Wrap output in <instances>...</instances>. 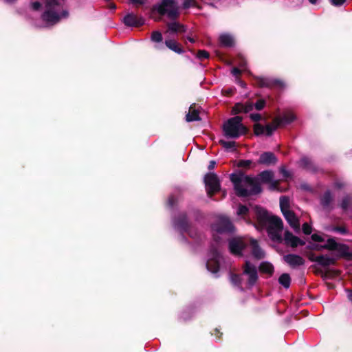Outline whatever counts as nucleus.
Here are the masks:
<instances>
[{
	"label": "nucleus",
	"mask_w": 352,
	"mask_h": 352,
	"mask_svg": "<svg viewBox=\"0 0 352 352\" xmlns=\"http://www.w3.org/2000/svg\"><path fill=\"white\" fill-rule=\"evenodd\" d=\"M231 180L234 184V190L237 195L246 197L250 195H255L261 192V188L258 182H271L270 189L276 188V182L273 180V173L265 170L259 174L258 179H254L245 175H232Z\"/></svg>",
	"instance_id": "obj_1"
},
{
	"label": "nucleus",
	"mask_w": 352,
	"mask_h": 352,
	"mask_svg": "<svg viewBox=\"0 0 352 352\" xmlns=\"http://www.w3.org/2000/svg\"><path fill=\"white\" fill-rule=\"evenodd\" d=\"M254 212L256 218L255 227L258 230L266 229L269 237L274 241H282L281 232L283 228L280 218L270 214L260 206H255Z\"/></svg>",
	"instance_id": "obj_2"
},
{
	"label": "nucleus",
	"mask_w": 352,
	"mask_h": 352,
	"mask_svg": "<svg viewBox=\"0 0 352 352\" xmlns=\"http://www.w3.org/2000/svg\"><path fill=\"white\" fill-rule=\"evenodd\" d=\"M58 0H46V10L42 17L47 25H54L68 16L67 10H63L60 14H58Z\"/></svg>",
	"instance_id": "obj_3"
},
{
	"label": "nucleus",
	"mask_w": 352,
	"mask_h": 352,
	"mask_svg": "<svg viewBox=\"0 0 352 352\" xmlns=\"http://www.w3.org/2000/svg\"><path fill=\"white\" fill-rule=\"evenodd\" d=\"M239 116L233 117L227 120L223 126L225 136L229 138H237L246 132V127L241 123Z\"/></svg>",
	"instance_id": "obj_4"
},
{
	"label": "nucleus",
	"mask_w": 352,
	"mask_h": 352,
	"mask_svg": "<svg viewBox=\"0 0 352 352\" xmlns=\"http://www.w3.org/2000/svg\"><path fill=\"white\" fill-rule=\"evenodd\" d=\"M155 10L160 14H166L170 19H175L179 16V8L174 0H163L155 6Z\"/></svg>",
	"instance_id": "obj_5"
},
{
	"label": "nucleus",
	"mask_w": 352,
	"mask_h": 352,
	"mask_svg": "<svg viewBox=\"0 0 352 352\" xmlns=\"http://www.w3.org/2000/svg\"><path fill=\"white\" fill-rule=\"evenodd\" d=\"M212 231L213 237L215 240H217L216 235L232 232L234 231V226L227 217L221 215L217 217V221L212 224Z\"/></svg>",
	"instance_id": "obj_6"
},
{
	"label": "nucleus",
	"mask_w": 352,
	"mask_h": 352,
	"mask_svg": "<svg viewBox=\"0 0 352 352\" xmlns=\"http://www.w3.org/2000/svg\"><path fill=\"white\" fill-rule=\"evenodd\" d=\"M324 247L329 248V250H336L340 256L348 259L352 258V252L350 251L349 248L345 244L337 243L333 239H329L324 244Z\"/></svg>",
	"instance_id": "obj_7"
},
{
	"label": "nucleus",
	"mask_w": 352,
	"mask_h": 352,
	"mask_svg": "<svg viewBox=\"0 0 352 352\" xmlns=\"http://www.w3.org/2000/svg\"><path fill=\"white\" fill-rule=\"evenodd\" d=\"M222 258L219 252V251L212 248L208 254V259L206 263V267L208 271L211 272L212 274H215L218 272L220 262Z\"/></svg>",
	"instance_id": "obj_8"
},
{
	"label": "nucleus",
	"mask_w": 352,
	"mask_h": 352,
	"mask_svg": "<svg viewBox=\"0 0 352 352\" xmlns=\"http://www.w3.org/2000/svg\"><path fill=\"white\" fill-rule=\"evenodd\" d=\"M204 182L208 196L212 197L213 193L219 190V181L217 176L215 174L208 173L205 176Z\"/></svg>",
	"instance_id": "obj_9"
},
{
	"label": "nucleus",
	"mask_w": 352,
	"mask_h": 352,
	"mask_svg": "<svg viewBox=\"0 0 352 352\" xmlns=\"http://www.w3.org/2000/svg\"><path fill=\"white\" fill-rule=\"evenodd\" d=\"M280 122V119H274L272 124L263 126L260 124H256L254 127V133L256 135H271L272 133L277 129Z\"/></svg>",
	"instance_id": "obj_10"
},
{
	"label": "nucleus",
	"mask_w": 352,
	"mask_h": 352,
	"mask_svg": "<svg viewBox=\"0 0 352 352\" xmlns=\"http://www.w3.org/2000/svg\"><path fill=\"white\" fill-rule=\"evenodd\" d=\"M243 274L248 276V284L250 287L255 285L258 279L257 270L256 267L249 261L245 262Z\"/></svg>",
	"instance_id": "obj_11"
},
{
	"label": "nucleus",
	"mask_w": 352,
	"mask_h": 352,
	"mask_svg": "<svg viewBox=\"0 0 352 352\" xmlns=\"http://www.w3.org/2000/svg\"><path fill=\"white\" fill-rule=\"evenodd\" d=\"M245 246V243L242 238H233L229 241V249L232 254L240 255L241 250Z\"/></svg>",
	"instance_id": "obj_12"
},
{
	"label": "nucleus",
	"mask_w": 352,
	"mask_h": 352,
	"mask_svg": "<svg viewBox=\"0 0 352 352\" xmlns=\"http://www.w3.org/2000/svg\"><path fill=\"white\" fill-rule=\"evenodd\" d=\"M284 261L292 268H296L298 266L305 264V260L299 255L294 254H286L283 256Z\"/></svg>",
	"instance_id": "obj_13"
},
{
	"label": "nucleus",
	"mask_w": 352,
	"mask_h": 352,
	"mask_svg": "<svg viewBox=\"0 0 352 352\" xmlns=\"http://www.w3.org/2000/svg\"><path fill=\"white\" fill-rule=\"evenodd\" d=\"M283 214L294 230L298 232L300 230V223L295 214L292 211L288 210L283 212Z\"/></svg>",
	"instance_id": "obj_14"
},
{
	"label": "nucleus",
	"mask_w": 352,
	"mask_h": 352,
	"mask_svg": "<svg viewBox=\"0 0 352 352\" xmlns=\"http://www.w3.org/2000/svg\"><path fill=\"white\" fill-rule=\"evenodd\" d=\"M284 241L287 245H289L292 248H296L298 245H304L305 242L300 240L298 237L294 236L292 233L289 231H285L284 234Z\"/></svg>",
	"instance_id": "obj_15"
},
{
	"label": "nucleus",
	"mask_w": 352,
	"mask_h": 352,
	"mask_svg": "<svg viewBox=\"0 0 352 352\" xmlns=\"http://www.w3.org/2000/svg\"><path fill=\"white\" fill-rule=\"evenodd\" d=\"M277 162V158L272 152H265L260 155L258 164L270 166Z\"/></svg>",
	"instance_id": "obj_16"
},
{
	"label": "nucleus",
	"mask_w": 352,
	"mask_h": 352,
	"mask_svg": "<svg viewBox=\"0 0 352 352\" xmlns=\"http://www.w3.org/2000/svg\"><path fill=\"white\" fill-rule=\"evenodd\" d=\"M124 23L127 26H140L144 24V20L138 18L133 14H126L123 19Z\"/></svg>",
	"instance_id": "obj_17"
},
{
	"label": "nucleus",
	"mask_w": 352,
	"mask_h": 352,
	"mask_svg": "<svg viewBox=\"0 0 352 352\" xmlns=\"http://www.w3.org/2000/svg\"><path fill=\"white\" fill-rule=\"evenodd\" d=\"M253 109V104L251 102L245 104L238 103L232 109V114H238L241 112L248 113Z\"/></svg>",
	"instance_id": "obj_18"
},
{
	"label": "nucleus",
	"mask_w": 352,
	"mask_h": 352,
	"mask_svg": "<svg viewBox=\"0 0 352 352\" xmlns=\"http://www.w3.org/2000/svg\"><path fill=\"white\" fill-rule=\"evenodd\" d=\"M199 120V111L196 109L195 105H191L189 108L188 113L186 116V120L187 122H192Z\"/></svg>",
	"instance_id": "obj_19"
},
{
	"label": "nucleus",
	"mask_w": 352,
	"mask_h": 352,
	"mask_svg": "<svg viewBox=\"0 0 352 352\" xmlns=\"http://www.w3.org/2000/svg\"><path fill=\"white\" fill-rule=\"evenodd\" d=\"M311 261H316L321 265L327 266L335 263V258L326 255L316 256V258H310Z\"/></svg>",
	"instance_id": "obj_20"
},
{
	"label": "nucleus",
	"mask_w": 352,
	"mask_h": 352,
	"mask_svg": "<svg viewBox=\"0 0 352 352\" xmlns=\"http://www.w3.org/2000/svg\"><path fill=\"white\" fill-rule=\"evenodd\" d=\"M251 245L252 254L256 258L261 259L265 256V252L258 246L257 241L256 240L251 241Z\"/></svg>",
	"instance_id": "obj_21"
},
{
	"label": "nucleus",
	"mask_w": 352,
	"mask_h": 352,
	"mask_svg": "<svg viewBox=\"0 0 352 352\" xmlns=\"http://www.w3.org/2000/svg\"><path fill=\"white\" fill-rule=\"evenodd\" d=\"M167 26H168V30L166 32L167 33L168 32H173V33L184 32H186V28L184 25H183L177 22L169 23H168Z\"/></svg>",
	"instance_id": "obj_22"
},
{
	"label": "nucleus",
	"mask_w": 352,
	"mask_h": 352,
	"mask_svg": "<svg viewBox=\"0 0 352 352\" xmlns=\"http://www.w3.org/2000/svg\"><path fill=\"white\" fill-rule=\"evenodd\" d=\"M165 44L167 47L177 54H182L184 52V50L179 47L178 43L174 40H166Z\"/></svg>",
	"instance_id": "obj_23"
},
{
	"label": "nucleus",
	"mask_w": 352,
	"mask_h": 352,
	"mask_svg": "<svg viewBox=\"0 0 352 352\" xmlns=\"http://www.w3.org/2000/svg\"><path fill=\"white\" fill-rule=\"evenodd\" d=\"M219 41L222 45L230 47L232 45L234 39L230 34H223L219 36Z\"/></svg>",
	"instance_id": "obj_24"
},
{
	"label": "nucleus",
	"mask_w": 352,
	"mask_h": 352,
	"mask_svg": "<svg viewBox=\"0 0 352 352\" xmlns=\"http://www.w3.org/2000/svg\"><path fill=\"white\" fill-rule=\"evenodd\" d=\"M278 283L285 288H289L291 283V278L289 274H283L278 278Z\"/></svg>",
	"instance_id": "obj_25"
},
{
	"label": "nucleus",
	"mask_w": 352,
	"mask_h": 352,
	"mask_svg": "<svg viewBox=\"0 0 352 352\" xmlns=\"http://www.w3.org/2000/svg\"><path fill=\"white\" fill-rule=\"evenodd\" d=\"M276 119L280 120V122L279 124V126H280L281 124H287L291 123L296 119V117L293 113H287L282 118H276Z\"/></svg>",
	"instance_id": "obj_26"
},
{
	"label": "nucleus",
	"mask_w": 352,
	"mask_h": 352,
	"mask_svg": "<svg viewBox=\"0 0 352 352\" xmlns=\"http://www.w3.org/2000/svg\"><path fill=\"white\" fill-rule=\"evenodd\" d=\"M259 269L261 272H265L268 274H272L274 272L273 265L268 262H263L261 263L259 266Z\"/></svg>",
	"instance_id": "obj_27"
},
{
	"label": "nucleus",
	"mask_w": 352,
	"mask_h": 352,
	"mask_svg": "<svg viewBox=\"0 0 352 352\" xmlns=\"http://www.w3.org/2000/svg\"><path fill=\"white\" fill-rule=\"evenodd\" d=\"M280 207L282 213L289 210V199L287 197H281L280 198Z\"/></svg>",
	"instance_id": "obj_28"
},
{
	"label": "nucleus",
	"mask_w": 352,
	"mask_h": 352,
	"mask_svg": "<svg viewBox=\"0 0 352 352\" xmlns=\"http://www.w3.org/2000/svg\"><path fill=\"white\" fill-rule=\"evenodd\" d=\"M219 143L228 151H234L235 150V142L233 141L220 140Z\"/></svg>",
	"instance_id": "obj_29"
},
{
	"label": "nucleus",
	"mask_w": 352,
	"mask_h": 352,
	"mask_svg": "<svg viewBox=\"0 0 352 352\" xmlns=\"http://www.w3.org/2000/svg\"><path fill=\"white\" fill-rule=\"evenodd\" d=\"M272 80L267 78L261 77L258 78V83L261 87H270L272 85Z\"/></svg>",
	"instance_id": "obj_30"
},
{
	"label": "nucleus",
	"mask_w": 352,
	"mask_h": 352,
	"mask_svg": "<svg viewBox=\"0 0 352 352\" xmlns=\"http://www.w3.org/2000/svg\"><path fill=\"white\" fill-rule=\"evenodd\" d=\"M331 200V195L329 192H327L322 197L321 199V203L324 206H327L329 205Z\"/></svg>",
	"instance_id": "obj_31"
},
{
	"label": "nucleus",
	"mask_w": 352,
	"mask_h": 352,
	"mask_svg": "<svg viewBox=\"0 0 352 352\" xmlns=\"http://www.w3.org/2000/svg\"><path fill=\"white\" fill-rule=\"evenodd\" d=\"M151 40L154 42H161L162 41V34L158 31L153 32L151 35Z\"/></svg>",
	"instance_id": "obj_32"
},
{
	"label": "nucleus",
	"mask_w": 352,
	"mask_h": 352,
	"mask_svg": "<svg viewBox=\"0 0 352 352\" xmlns=\"http://www.w3.org/2000/svg\"><path fill=\"white\" fill-rule=\"evenodd\" d=\"M175 227L181 229V230H185L186 229V226H187L185 217H182L181 223L175 222Z\"/></svg>",
	"instance_id": "obj_33"
},
{
	"label": "nucleus",
	"mask_w": 352,
	"mask_h": 352,
	"mask_svg": "<svg viewBox=\"0 0 352 352\" xmlns=\"http://www.w3.org/2000/svg\"><path fill=\"white\" fill-rule=\"evenodd\" d=\"M301 165L307 169H311V166H312L311 161L307 157H303L300 160Z\"/></svg>",
	"instance_id": "obj_34"
},
{
	"label": "nucleus",
	"mask_w": 352,
	"mask_h": 352,
	"mask_svg": "<svg viewBox=\"0 0 352 352\" xmlns=\"http://www.w3.org/2000/svg\"><path fill=\"white\" fill-rule=\"evenodd\" d=\"M197 57L202 60L204 59H206L209 57V54L208 52L205 50H199L197 54Z\"/></svg>",
	"instance_id": "obj_35"
},
{
	"label": "nucleus",
	"mask_w": 352,
	"mask_h": 352,
	"mask_svg": "<svg viewBox=\"0 0 352 352\" xmlns=\"http://www.w3.org/2000/svg\"><path fill=\"white\" fill-rule=\"evenodd\" d=\"M230 280L235 285H241V278L238 275L232 274L230 276Z\"/></svg>",
	"instance_id": "obj_36"
},
{
	"label": "nucleus",
	"mask_w": 352,
	"mask_h": 352,
	"mask_svg": "<svg viewBox=\"0 0 352 352\" xmlns=\"http://www.w3.org/2000/svg\"><path fill=\"white\" fill-rule=\"evenodd\" d=\"M265 105V101L264 100H258L255 104H253V107H254L256 110H261Z\"/></svg>",
	"instance_id": "obj_37"
},
{
	"label": "nucleus",
	"mask_w": 352,
	"mask_h": 352,
	"mask_svg": "<svg viewBox=\"0 0 352 352\" xmlns=\"http://www.w3.org/2000/svg\"><path fill=\"white\" fill-rule=\"evenodd\" d=\"M248 209L246 206H240L238 208L236 214L238 215H243V214H245L248 212Z\"/></svg>",
	"instance_id": "obj_38"
},
{
	"label": "nucleus",
	"mask_w": 352,
	"mask_h": 352,
	"mask_svg": "<svg viewBox=\"0 0 352 352\" xmlns=\"http://www.w3.org/2000/svg\"><path fill=\"white\" fill-rule=\"evenodd\" d=\"M245 70V67L244 65H241V68L234 67L233 68L232 73L233 75L236 76L239 74L241 72H243Z\"/></svg>",
	"instance_id": "obj_39"
},
{
	"label": "nucleus",
	"mask_w": 352,
	"mask_h": 352,
	"mask_svg": "<svg viewBox=\"0 0 352 352\" xmlns=\"http://www.w3.org/2000/svg\"><path fill=\"white\" fill-rule=\"evenodd\" d=\"M252 164V162L251 160H241L239 162V166L241 167H250V165Z\"/></svg>",
	"instance_id": "obj_40"
},
{
	"label": "nucleus",
	"mask_w": 352,
	"mask_h": 352,
	"mask_svg": "<svg viewBox=\"0 0 352 352\" xmlns=\"http://www.w3.org/2000/svg\"><path fill=\"white\" fill-rule=\"evenodd\" d=\"M302 231L305 234H309L311 232V227L307 223L302 225Z\"/></svg>",
	"instance_id": "obj_41"
},
{
	"label": "nucleus",
	"mask_w": 352,
	"mask_h": 352,
	"mask_svg": "<svg viewBox=\"0 0 352 352\" xmlns=\"http://www.w3.org/2000/svg\"><path fill=\"white\" fill-rule=\"evenodd\" d=\"M332 230L335 231V232H340L342 234H346L347 233L346 229L345 228H344V227H334V228H332Z\"/></svg>",
	"instance_id": "obj_42"
},
{
	"label": "nucleus",
	"mask_w": 352,
	"mask_h": 352,
	"mask_svg": "<svg viewBox=\"0 0 352 352\" xmlns=\"http://www.w3.org/2000/svg\"><path fill=\"white\" fill-rule=\"evenodd\" d=\"M311 239L314 241H323L324 239L322 236L318 234H314L311 235Z\"/></svg>",
	"instance_id": "obj_43"
},
{
	"label": "nucleus",
	"mask_w": 352,
	"mask_h": 352,
	"mask_svg": "<svg viewBox=\"0 0 352 352\" xmlns=\"http://www.w3.org/2000/svg\"><path fill=\"white\" fill-rule=\"evenodd\" d=\"M350 202V199L348 197L344 198L341 204V207L344 210H346L349 203Z\"/></svg>",
	"instance_id": "obj_44"
},
{
	"label": "nucleus",
	"mask_w": 352,
	"mask_h": 352,
	"mask_svg": "<svg viewBox=\"0 0 352 352\" xmlns=\"http://www.w3.org/2000/svg\"><path fill=\"white\" fill-rule=\"evenodd\" d=\"M332 5L335 6H340L344 4L346 0H330Z\"/></svg>",
	"instance_id": "obj_45"
},
{
	"label": "nucleus",
	"mask_w": 352,
	"mask_h": 352,
	"mask_svg": "<svg viewBox=\"0 0 352 352\" xmlns=\"http://www.w3.org/2000/svg\"><path fill=\"white\" fill-rule=\"evenodd\" d=\"M194 5V0H186L183 3L184 8H188Z\"/></svg>",
	"instance_id": "obj_46"
},
{
	"label": "nucleus",
	"mask_w": 352,
	"mask_h": 352,
	"mask_svg": "<svg viewBox=\"0 0 352 352\" xmlns=\"http://www.w3.org/2000/svg\"><path fill=\"white\" fill-rule=\"evenodd\" d=\"M311 248L316 250H321L322 249L329 250V248L324 247V245H313Z\"/></svg>",
	"instance_id": "obj_47"
},
{
	"label": "nucleus",
	"mask_w": 352,
	"mask_h": 352,
	"mask_svg": "<svg viewBox=\"0 0 352 352\" xmlns=\"http://www.w3.org/2000/svg\"><path fill=\"white\" fill-rule=\"evenodd\" d=\"M250 118L254 121H258V120H261V116L260 114H258V113H252V114L250 115Z\"/></svg>",
	"instance_id": "obj_48"
},
{
	"label": "nucleus",
	"mask_w": 352,
	"mask_h": 352,
	"mask_svg": "<svg viewBox=\"0 0 352 352\" xmlns=\"http://www.w3.org/2000/svg\"><path fill=\"white\" fill-rule=\"evenodd\" d=\"M280 171L285 177H287L289 176V172L285 169V167H281L280 168Z\"/></svg>",
	"instance_id": "obj_49"
},
{
	"label": "nucleus",
	"mask_w": 352,
	"mask_h": 352,
	"mask_svg": "<svg viewBox=\"0 0 352 352\" xmlns=\"http://www.w3.org/2000/svg\"><path fill=\"white\" fill-rule=\"evenodd\" d=\"M32 8L34 10H38L41 8V3L39 2H34L32 4Z\"/></svg>",
	"instance_id": "obj_50"
},
{
	"label": "nucleus",
	"mask_w": 352,
	"mask_h": 352,
	"mask_svg": "<svg viewBox=\"0 0 352 352\" xmlns=\"http://www.w3.org/2000/svg\"><path fill=\"white\" fill-rule=\"evenodd\" d=\"M133 3L136 4H143L144 1V0H130Z\"/></svg>",
	"instance_id": "obj_51"
},
{
	"label": "nucleus",
	"mask_w": 352,
	"mask_h": 352,
	"mask_svg": "<svg viewBox=\"0 0 352 352\" xmlns=\"http://www.w3.org/2000/svg\"><path fill=\"white\" fill-rule=\"evenodd\" d=\"M215 164L216 162L214 161H210V164L208 165V168L209 169H212L214 168V166H215Z\"/></svg>",
	"instance_id": "obj_52"
},
{
	"label": "nucleus",
	"mask_w": 352,
	"mask_h": 352,
	"mask_svg": "<svg viewBox=\"0 0 352 352\" xmlns=\"http://www.w3.org/2000/svg\"><path fill=\"white\" fill-rule=\"evenodd\" d=\"M173 204H174V201H173V198H172V197H170V198L168 199V204H169L170 206H172L173 205Z\"/></svg>",
	"instance_id": "obj_53"
},
{
	"label": "nucleus",
	"mask_w": 352,
	"mask_h": 352,
	"mask_svg": "<svg viewBox=\"0 0 352 352\" xmlns=\"http://www.w3.org/2000/svg\"><path fill=\"white\" fill-rule=\"evenodd\" d=\"M348 298L352 302V292H349V293H348Z\"/></svg>",
	"instance_id": "obj_54"
},
{
	"label": "nucleus",
	"mask_w": 352,
	"mask_h": 352,
	"mask_svg": "<svg viewBox=\"0 0 352 352\" xmlns=\"http://www.w3.org/2000/svg\"><path fill=\"white\" fill-rule=\"evenodd\" d=\"M187 39H188V41H189L190 43H194V42H195V39H194V38H191V37H190V36H188V37H187Z\"/></svg>",
	"instance_id": "obj_55"
},
{
	"label": "nucleus",
	"mask_w": 352,
	"mask_h": 352,
	"mask_svg": "<svg viewBox=\"0 0 352 352\" xmlns=\"http://www.w3.org/2000/svg\"><path fill=\"white\" fill-rule=\"evenodd\" d=\"M317 1H318V0H309V1L311 3H312V4L316 3Z\"/></svg>",
	"instance_id": "obj_56"
},
{
	"label": "nucleus",
	"mask_w": 352,
	"mask_h": 352,
	"mask_svg": "<svg viewBox=\"0 0 352 352\" xmlns=\"http://www.w3.org/2000/svg\"><path fill=\"white\" fill-rule=\"evenodd\" d=\"M110 8H111V9L114 10L116 8V5L115 4H111Z\"/></svg>",
	"instance_id": "obj_57"
},
{
	"label": "nucleus",
	"mask_w": 352,
	"mask_h": 352,
	"mask_svg": "<svg viewBox=\"0 0 352 352\" xmlns=\"http://www.w3.org/2000/svg\"><path fill=\"white\" fill-rule=\"evenodd\" d=\"M336 186H337L338 188H340V187H341V185H340L339 183H336Z\"/></svg>",
	"instance_id": "obj_58"
},
{
	"label": "nucleus",
	"mask_w": 352,
	"mask_h": 352,
	"mask_svg": "<svg viewBox=\"0 0 352 352\" xmlns=\"http://www.w3.org/2000/svg\"><path fill=\"white\" fill-rule=\"evenodd\" d=\"M310 258H316V256L314 257V256H309V259H310Z\"/></svg>",
	"instance_id": "obj_59"
}]
</instances>
